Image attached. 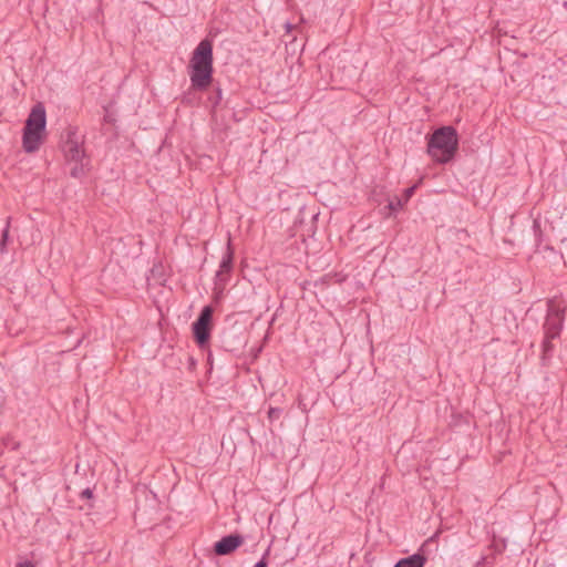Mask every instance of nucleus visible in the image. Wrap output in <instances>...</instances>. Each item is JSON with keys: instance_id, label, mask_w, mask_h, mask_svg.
<instances>
[{"instance_id": "f257e3e1", "label": "nucleus", "mask_w": 567, "mask_h": 567, "mask_svg": "<svg viewBox=\"0 0 567 567\" xmlns=\"http://www.w3.org/2000/svg\"><path fill=\"white\" fill-rule=\"evenodd\" d=\"M213 71V44L209 40H203L189 60L188 74L192 87L198 91L206 90L212 84Z\"/></svg>"}, {"instance_id": "f03ea898", "label": "nucleus", "mask_w": 567, "mask_h": 567, "mask_svg": "<svg viewBox=\"0 0 567 567\" xmlns=\"http://www.w3.org/2000/svg\"><path fill=\"white\" fill-rule=\"evenodd\" d=\"M47 137V112L42 103L32 106L22 132V148L32 154L40 150Z\"/></svg>"}, {"instance_id": "7ed1b4c3", "label": "nucleus", "mask_w": 567, "mask_h": 567, "mask_svg": "<svg viewBox=\"0 0 567 567\" xmlns=\"http://www.w3.org/2000/svg\"><path fill=\"white\" fill-rule=\"evenodd\" d=\"M457 132L452 126L436 128L427 141V154L439 164L451 162L457 152Z\"/></svg>"}, {"instance_id": "20e7f679", "label": "nucleus", "mask_w": 567, "mask_h": 567, "mask_svg": "<svg viewBox=\"0 0 567 567\" xmlns=\"http://www.w3.org/2000/svg\"><path fill=\"white\" fill-rule=\"evenodd\" d=\"M213 313V308L210 306H206L202 309L199 317L193 323L194 339L200 348H205L209 342Z\"/></svg>"}, {"instance_id": "39448f33", "label": "nucleus", "mask_w": 567, "mask_h": 567, "mask_svg": "<svg viewBox=\"0 0 567 567\" xmlns=\"http://www.w3.org/2000/svg\"><path fill=\"white\" fill-rule=\"evenodd\" d=\"M63 153L65 158L70 162L81 163L83 166L84 148L81 138L74 131H70L66 140L63 143Z\"/></svg>"}, {"instance_id": "423d86ee", "label": "nucleus", "mask_w": 567, "mask_h": 567, "mask_svg": "<svg viewBox=\"0 0 567 567\" xmlns=\"http://www.w3.org/2000/svg\"><path fill=\"white\" fill-rule=\"evenodd\" d=\"M563 326V316L559 310L550 309L546 319L545 330H546V341L544 347L547 349L549 347V339L556 338Z\"/></svg>"}, {"instance_id": "0eeeda50", "label": "nucleus", "mask_w": 567, "mask_h": 567, "mask_svg": "<svg viewBox=\"0 0 567 567\" xmlns=\"http://www.w3.org/2000/svg\"><path fill=\"white\" fill-rule=\"evenodd\" d=\"M244 539L239 535H228L218 540L215 546V553L217 555L224 556L236 550L241 544Z\"/></svg>"}, {"instance_id": "6e6552de", "label": "nucleus", "mask_w": 567, "mask_h": 567, "mask_svg": "<svg viewBox=\"0 0 567 567\" xmlns=\"http://www.w3.org/2000/svg\"><path fill=\"white\" fill-rule=\"evenodd\" d=\"M425 563V556L420 553H416L409 557L400 559L393 567H424Z\"/></svg>"}, {"instance_id": "1a4fd4ad", "label": "nucleus", "mask_w": 567, "mask_h": 567, "mask_svg": "<svg viewBox=\"0 0 567 567\" xmlns=\"http://www.w3.org/2000/svg\"><path fill=\"white\" fill-rule=\"evenodd\" d=\"M233 266V250L230 248V244L227 246V251L224 255L220 265L219 270L217 271V276L220 277L224 272H229Z\"/></svg>"}, {"instance_id": "9d476101", "label": "nucleus", "mask_w": 567, "mask_h": 567, "mask_svg": "<svg viewBox=\"0 0 567 567\" xmlns=\"http://www.w3.org/2000/svg\"><path fill=\"white\" fill-rule=\"evenodd\" d=\"M405 205V202H403L401 198H396L395 200H391L388 205V208L391 212H396L399 209H402Z\"/></svg>"}, {"instance_id": "9b49d317", "label": "nucleus", "mask_w": 567, "mask_h": 567, "mask_svg": "<svg viewBox=\"0 0 567 567\" xmlns=\"http://www.w3.org/2000/svg\"><path fill=\"white\" fill-rule=\"evenodd\" d=\"M417 188V184L406 188L403 193V196L401 197V199L403 202H405V204L409 202V199L413 196L415 189Z\"/></svg>"}, {"instance_id": "f8f14e48", "label": "nucleus", "mask_w": 567, "mask_h": 567, "mask_svg": "<svg viewBox=\"0 0 567 567\" xmlns=\"http://www.w3.org/2000/svg\"><path fill=\"white\" fill-rule=\"evenodd\" d=\"M281 410L278 408H270L268 411V417L270 420H277L280 416Z\"/></svg>"}, {"instance_id": "ddd939ff", "label": "nucleus", "mask_w": 567, "mask_h": 567, "mask_svg": "<svg viewBox=\"0 0 567 567\" xmlns=\"http://www.w3.org/2000/svg\"><path fill=\"white\" fill-rule=\"evenodd\" d=\"M16 567H35V565H34V563H32L30 560H24V561L18 563L16 565Z\"/></svg>"}, {"instance_id": "4468645a", "label": "nucleus", "mask_w": 567, "mask_h": 567, "mask_svg": "<svg viewBox=\"0 0 567 567\" xmlns=\"http://www.w3.org/2000/svg\"><path fill=\"white\" fill-rule=\"evenodd\" d=\"M7 237H8V229H4V230H3V234H2V240H1V244H0V250H1V251H2V250H3V248H4Z\"/></svg>"}, {"instance_id": "2eb2a0df", "label": "nucleus", "mask_w": 567, "mask_h": 567, "mask_svg": "<svg viewBox=\"0 0 567 567\" xmlns=\"http://www.w3.org/2000/svg\"><path fill=\"white\" fill-rule=\"evenodd\" d=\"M254 567H267V561L265 557H262L259 561H257Z\"/></svg>"}, {"instance_id": "dca6fc26", "label": "nucleus", "mask_w": 567, "mask_h": 567, "mask_svg": "<svg viewBox=\"0 0 567 567\" xmlns=\"http://www.w3.org/2000/svg\"><path fill=\"white\" fill-rule=\"evenodd\" d=\"M81 171H82V169H79L78 167H74V168L72 169V175H73V176H79V175H80V173H81Z\"/></svg>"}, {"instance_id": "f3484780", "label": "nucleus", "mask_w": 567, "mask_h": 567, "mask_svg": "<svg viewBox=\"0 0 567 567\" xmlns=\"http://www.w3.org/2000/svg\"><path fill=\"white\" fill-rule=\"evenodd\" d=\"M104 120H105L106 122H112V121H113V118H112L111 114H109V113H106V114H105Z\"/></svg>"}, {"instance_id": "a211bd4d", "label": "nucleus", "mask_w": 567, "mask_h": 567, "mask_svg": "<svg viewBox=\"0 0 567 567\" xmlns=\"http://www.w3.org/2000/svg\"><path fill=\"white\" fill-rule=\"evenodd\" d=\"M84 495H86V496H91V492H90L89 489H86V491L84 492Z\"/></svg>"}]
</instances>
